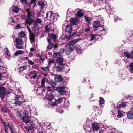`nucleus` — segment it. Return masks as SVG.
I'll return each mask as SVG.
<instances>
[{
    "mask_svg": "<svg viewBox=\"0 0 133 133\" xmlns=\"http://www.w3.org/2000/svg\"><path fill=\"white\" fill-rule=\"evenodd\" d=\"M129 69L131 73H133V62L130 64Z\"/></svg>",
    "mask_w": 133,
    "mask_h": 133,
    "instance_id": "nucleus-35",
    "label": "nucleus"
},
{
    "mask_svg": "<svg viewBox=\"0 0 133 133\" xmlns=\"http://www.w3.org/2000/svg\"><path fill=\"white\" fill-rule=\"evenodd\" d=\"M21 28V25L20 24H17L16 26V29H18Z\"/></svg>",
    "mask_w": 133,
    "mask_h": 133,
    "instance_id": "nucleus-61",
    "label": "nucleus"
},
{
    "mask_svg": "<svg viewBox=\"0 0 133 133\" xmlns=\"http://www.w3.org/2000/svg\"><path fill=\"white\" fill-rule=\"evenodd\" d=\"M34 34L35 35H37L38 36L39 35L38 31V30H36V31H35L34 33Z\"/></svg>",
    "mask_w": 133,
    "mask_h": 133,
    "instance_id": "nucleus-54",
    "label": "nucleus"
},
{
    "mask_svg": "<svg viewBox=\"0 0 133 133\" xmlns=\"http://www.w3.org/2000/svg\"><path fill=\"white\" fill-rule=\"evenodd\" d=\"M74 11L71 8H69L67 10L66 12V16L69 17L71 16L72 14L73 13Z\"/></svg>",
    "mask_w": 133,
    "mask_h": 133,
    "instance_id": "nucleus-25",
    "label": "nucleus"
},
{
    "mask_svg": "<svg viewBox=\"0 0 133 133\" xmlns=\"http://www.w3.org/2000/svg\"><path fill=\"white\" fill-rule=\"evenodd\" d=\"M63 65L62 64H58V63L54 64V68L56 69V71H62Z\"/></svg>",
    "mask_w": 133,
    "mask_h": 133,
    "instance_id": "nucleus-14",
    "label": "nucleus"
},
{
    "mask_svg": "<svg viewBox=\"0 0 133 133\" xmlns=\"http://www.w3.org/2000/svg\"><path fill=\"white\" fill-rule=\"evenodd\" d=\"M84 130L86 131L90 132L91 129L89 125H84Z\"/></svg>",
    "mask_w": 133,
    "mask_h": 133,
    "instance_id": "nucleus-36",
    "label": "nucleus"
},
{
    "mask_svg": "<svg viewBox=\"0 0 133 133\" xmlns=\"http://www.w3.org/2000/svg\"><path fill=\"white\" fill-rule=\"evenodd\" d=\"M19 9L17 6H14L13 8V11L16 13H17L19 12Z\"/></svg>",
    "mask_w": 133,
    "mask_h": 133,
    "instance_id": "nucleus-40",
    "label": "nucleus"
},
{
    "mask_svg": "<svg viewBox=\"0 0 133 133\" xmlns=\"http://www.w3.org/2000/svg\"><path fill=\"white\" fill-rule=\"evenodd\" d=\"M22 41V39L21 38H18L15 39V41L16 42V46L17 48L22 49L23 48Z\"/></svg>",
    "mask_w": 133,
    "mask_h": 133,
    "instance_id": "nucleus-8",
    "label": "nucleus"
},
{
    "mask_svg": "<svg viewBox=\"0 0 133 133\" xmlns=\"http://www.w3.org/2000/svg\"><path fill=\"white\" fill-rule=\"evenodd\" d=\"M54 46V44L53 43L50 44L49 45L47 46V48L49 50H50Z\"/></svg>",
    "mask_w": 133,
    "mask_h": 133,
    "instance_id": "nucleus-42",
    "label": "nucleus"
},
{
    "mask_svg": "<svg viewBox=\"0 0 133 133\" xmlns=\"http://www.w3.org/2000/svg\"><path fill=\"white\" fill-rule=\"evenodd\" d=\"M6 57L8 59H9L10 58V55L8 54H6Z\"/></svg>",
    "mask_w": 133,
    "mask_h": 133,
    "instance_id": "nucleus-60",
    "label": "nucleus"
},
{
    "mask_svg": "<svg viewBox=\"0 0 133 133\" xmlns=\"http://www.w3.org/2000/svg\"><path fill=\"white\" fill-rule=\"evenodd\" d=\"M45 82V78H43L41 80V84L42 86H44V83Z\"/></svg>",
    "mask_w": 133,
    "mask_h": 133,
    "instance_id": "nucleus-45",
    "label": "nucleus"
},
{
    "mask_svg": "<svg viewBox=\"0 0 133 133\" xmlns=\"http://www.w3.org/2000/svg\"><path fill=\"white\" fill-rule=\"evenodd\" d=\"M42 69L44 71H46L48 70L49 68L47 66L46 67H42Z\"/></svg>",
    "mask_w": 133,
    "mask_h": 133,
    "instance_id": "nucleus-53",
    "label": "nucleus"
},
{
    "mask_svg": "<svg viewBox=\"0 0 133 133\" xmlns=\"http://www.w3.org/2000/svg\"><path fill=\"white\" fill-rule=\"evenodd\" d=\"M127 102H126L122 103L121 104L119 105L118 107H117V109H118L121 107H125L127 105Z\"/></svg>",
    "mask_w": 133,
    "mask_h": 133,
    "instance_id": "nucleus-31",
    "label": "nucleus"
},
{
    "mask_svg": "<svg viewBox=\"0 0 133 133\" xmlns=\"http://www.w3.org/2000/svg\"><path fill=\"white\" fill-rule=\"evenodd\" d=\"M48 15H50L51 19H52L54 21H56L58 18V16L57 14L53 13L51 11H49L46 13V17H47Z\"/></svg>",
    "mask_w": 133,
    "mask_h": 133,
    "instance_id": "nucleus-7",
    "label": "nucleus"
},
{
    "mask_svg": "<svg viewBox=\"0 0 133 133\" xmlns=\"http://www.w3.org/2000/svg\"><path fill=\"white\" fill-rule=\"evenodd\" d=\"M61 54L59 52H57L55 53L54 54L53 56L54 58H56L60 57Z\"/></svg>",
    "mask_w": 133,
    "mask_h": 133,
    "instance_id": "nucleus-38",
    "label": "nucleus"
},
{
    "mask_svg": "<svg viewBox=\"0 0 133 133\" xmlns=\"http://www.w3.org/2000/svg\"><path fill=\"white\" fill-rule=\"evenodd\" d=\"M100 128V125L99 123L96 122L92 124V128L94 131H97Z\"/></svg>",
    "mask_w": 133,
    "mask_h": 133,
    "instance_id": "nucleus-15",
    "label": "nucleus"
},
{
    "mask_svg": "<svg viewBox=\"0 0 133 133\" xmlns=\"http://www.w3.org/2000/svg\"><path fill=\"white\" fill-rule=\"evenodd\" d=\"M21 2L23 4H26L27 3L26 0H21Z\"/></svg>",
    "mask_w": 133,
    "mask_h": 133,
    "instance_id": "nucleus-55",
    "label": "nucleus"
},
{
    "mask_svg": "<svg viewBox=\"0 0 133 133\" xmlns=\"http://www.w3.org/2000/svg\"><path fill=\"white\" fill-rule=\"evenodd\" d=\"M69 42L66 45L65 53L68 55H69L76 48V44H73Z\"/></svg>",
    "mask_w": 133,
    "mask_h": 133,
    "instance_id": "nucleus-4",
    "label": "nucleus"
},
{
    "mask_svg": "<svg viewBox=\"0 0 133 133\" xmlns=\"http://www.w3.org/2000/svg\"><path fill=\"white\" fill-rule=\"evenodd\" d=\"M65 101V103H67V104L66 105V106L68 107L69 105V103L68 101H66L65 100V99L64 98H60L57 100H56L55 101V103H52L51 104L52 105H55L56 104H58L63 102V101Z\"/></svg>",
    "mask_w": 133,
    "mask_h": 133,
    "instance_id": "nucleus-10",
    "label": "nucleus"
},
{
    "mask_svg": "<svg viewBox=\"0 0 133 133\" xmlns=\"http://www.w3.org/2000/svg\"><path fill=\"white\" fill-rule=\"evenodd\" d=\"M49 36L51 39H53L54 41L56 38V35L52 33L50 34L49 35Z\"/></svg>",
    "mask_w": 133,
    "mask_h": 133,
    "instance_id": "nucleus-39",
    "label": "nucleus"
},
{
    "mask_svg": "<svg viewBox=\"0 0 133 133\" xmlns=\"http://www.w3.org/2000/svg\"><path fill=\"white\" fill-rule=\"evenodd\" d=\"M29 63L31 65H33L34 64V63L31 60H30L28 61Z\"/></svg>",
    "mask_w": 133,
    "mask_h": 133,
    "instance_id": "nucleus-56",
    "label": "nucleus"
},
{
    "mask_svg": "<svg viewBox=\"0 0 133 133\" xmlns=\"http://www.w3.org/2000/svg\"><path fill=\"white\" fill-rule=\"evenodd\" d=\"M75 11L77 12L76 14V16L77 17H81L83 16L84 13L82 11V10L79 9H76L75 10Z\"/></svg>",
    "mask_w": 133,
    "mask_h": 133,
    "instance_id": "nucleus-18",
    "label": "nucleus"
},
{
    "mask_svg": "<svg viewBox=\"0 0 133 133\" xmlns=\"http://www.w3.org/2000/svg\"><path fill=\"white\" fill-rule=\"evenodd\" d=\"M26 127V129L27 130H31V128L30 126H29V127L27 126V127Z\"/></svg>",
    "mask_w": 133,
    "mask_h": 133,
    "instance_id": "nucleus-59",
    "label": "nucleus"
},
{
    "mask_svg": "<svg viewBox=\"0 0 133 133\" xmlns=\"http://www.w3.org/2000/svg\"><path fill=\"white\" fill-rule=\"evenodd\" d=\"M48 63L49 65H51L52 63L55 64L54 59H51L49 60Z\"/></svg>",
    "mask_w": 133,
    "mask_h": 133,
    "instance_id": "nucleus-44",
    "label": "nucleus"
},
{
    "mask_svg": "<svg viewBox=\"0 0 133 133\" xmlns=\"http://www.w3.org/2000/svg\"><path fill=\"white\" fill-rule=\"evenodd\" d=\"M27 28L28 30L29 33V38L31 42H35V40L34 38L35 36L33 33L31 32L29 27L28 25H27Z\"/></svg>",
    "mask_w": 133,
    "mask_h": 133,
    "instance_id": "nucleus-12",
    "label": "nucleus"
},
{
    "mask_svg": "<svg viewBox=\"0 0 133 133\" xmlns=\"http://www.w3.org/2000/svg\"><path fill=\"white\" fill-rule=\"evenodd\" d=\"M57 111H58L59 113H62L63 112V111L60 109H58L56 110Z\"/></svg>",
    "mask_w": 133,
    "mask_h": 133,
    "instance_id": "nucleus-57",
    "label": "nucleus"
},
{
    "mask_svg": "<svg viewBox=\"0 0 133 133\" xmlns=\"http://www.w3.org/2000/svg\"><path fill=\"white\" fill-rule=\"evenodd\" d=\"M28 112L26 111H24L23 112V115L22 117V116L21 113L19 111H18L16 112V115L22 118L23 121L28 125L31 126H34L33 122L31 120H30L28 116Z\"/></svg>",
    "mask_w": 133,
    "mask_h": 133,
    "instance_id": "nucleus-1",
    "label": "nucleus"
},
{
    "mask_svg": "<svg viewBox=\"0 0 133 133\" xmlns=\"http://www.w3.org/2000/svg\"><path fill=\"white\" fill-rule=\"evenodd\" d=\"M124 55V56L128 58H133V51H131V53L129 52L128 51L125 52Z\"/></svg>",
    "mask_w": 133,
    "mask_h": 133,
    "instance_id": "nucleus-17",
    "label": "nucleus"
},
{
    "mask_svg": "<svg viewBox=\"0 0 133 133\" xmlns=\"http://www.w3.org/2000/svg\"><path fill=\"white\" fill-rule=\"evenodd\" d=\"M64 59L62 57L59 58L56 60V61L57 62V63H58L59 64H62V63Z\"/></svg>",
    "mask_w": 133,
    "mask_h": 133,
    "instance_id": "nucleus-29",
    "label": "nucleus"
},
{
    "mask_svg": "<svg viewBox=\"0 0 133 133\" xmlns=\"http://www.w3.org/2000/svg\"><path fill=\"white\" fill-rule=\"evenodd\" d=\"M127 74H128L127 72L123 73V74L122 72H120L119 73L118 75L121 78L123 79H125L126 77H127Z\"/></svg>",
    "mask_w": 133,
    "mask_h": 133,
    "instance_id": "nucleus-23",
    "label": "nucleus"
},
{
    "mask_svg": "<svg viewBox=\"0 0 133 133\" xmlns=\"http://www.w3.org/2000/svg\"><path fill=\"white\" fill-rule=\"evenodd\" d=\"M107 130H108V129L110 130V131L111 133H113L115 131L116 129L115 128H111V127L110 126H107Z\"/></svg>",
    "mask_w": 133,
    "mask_h": 133,
    "instance_id": "nucleus-30",
    "label": "nucleus"
},
{
    "mask_svg": "<svg viewBox=\"0 0 133 133\" xmlns=\"http://www.w3.org/2000/svg\"><path fill=\"white\" fill-rule=\"evenodd\" d=\"M23 51H22L18 50L16 51L14 54V55L15 56H17L22 54L23 53Z\"/></svg>",
    "mask_w": 133,
    "mask_h": 133,
    "instance_id": "nucleus-28",
    "label": "nucleus"
},
{
    "mask_svg": "<svg viewBox=\"0 0 133 133\" xmlns=\"http://www.w3.org/2000/svg\"><path fill=\"white\" fill-rule=\"evenodd\" d=\"M25 36V34L24 32L22 31L19 35L18 36L20 37H23Z\"/></svg>",
    "mask_w": 133,
    "mask_h": 133,
    "instance_id": "nucleus-47",
    "label": "nucleus"
},
{
    "mask_svg": "<svg viewBox=\"0 0 133 133\" xmlns=\"http://www.w3.org/2000/svg\"><path fill=\"white\" fill-rule=\"evenodd\" d=\"M106 9H107L108 13L110 15L113 14V11L111 8L110 5L107 6L106 7Z\"/></svg>",
    "mask_w": 133,
    "mask_h": 133,
    "instance_id": "nucleus-24",
    "label": "nucleus"
},
{
    "mask_svg": "<svg viewBox=\"0 0 133 133\" xmlns=\"http://www.w3.org/2000/svg\"><path fill=\"white\" fill-rule=\"evenodd\" d=\"M99 28L100 29H102L101 32V35H105L106 34V32L103 27L102 26L100 27Z\"/></svg>",
    "mask_w": 133,
    "mask_h": 133,
    "instance_id": "nucleus-37",
    "label": "nucleus"
},
{
    "mask_svg": "<svg viewBox=\"0 0 133 133\" xmlns=\"http://www.w3.org/2000/svg\"><path fill=\"white\" fill-rule=\"evenodd\" d=\"M57 91L59 94L61 95H63L65 94L67 91L63 86H60L57 87L56 89Z\"/></svg>",
    "mask_w": 133,
    "mask_h": 133,
    "instance_id": "nucleus-9",
    "label": "nucleus"
},
{
    "mask_svg": "<svg viewBox=\"0 0 133 133\" xmlns=\"http://www.w3.org/2000/svg\"><path fill=\"white\" fill-rule=\"evenodd\" d=\"M4 51L6 54H8L9 52L8 49L7 47H5L4 49Z\"/></svg>",
    "mask_w": 133,
    "mask_h": 133,
    "instance_id": "nucleus-51",
    "label": "nucleus"
},
{
    "mask_svg": "<svg viewBox=\"0 0 133 133\" xmlns=\"http://www.w3.org/2000/svg\"><path fill=\"white\" fill-rule=\"evenodd\" d=\"M43 24V22L42 21L41 19L38 18L36 19L34 23V25L35 26L37 27L38 28H39V25H42Z\"/></svg>",
    "mask_w": 133,
    "mask_h": 133,
    "instance_id": "nucleus-13",
    "label": "nucleus"
},
{
    "mask_svg": "<svg viewBox=\"0 0 133 133\" xmlns=\"http://www.w3.org/2000/svg\"><path fill=\"white\" fill-rule=\"evenodd\" d=\"M104 23L103 21V19H102V21L100 22L99 21H95L93 23V27L94 28H97L100 26L101 24H103Z\"/></svg>",
    "mask_w": 133,
    "mask_h": 133,
    "instance_id": "nucleus-16",
    "label": "nucleus"
},
{
    "mask_svg": "<svg viewBox=\"0 0 133 133\" xmlns=\"http://www.w3.org/2000/svg\"><path fill=\"white\" fill-rule=\"evenodd\" d=\"M127 115L128 118L130 119L133 118V111L130 110L127 113Z\"/></svg>",
    "mask_w": 133,
    "mask_h": 133,
    "instance_id": "nucleus-21",
    "label": "nucleus"
},
{
    "mask_svg": "<svg viewBox=\"0 0 133 133\" xmlns=\"http://www.w3.org/2000/svg\"><path fill=\"white\" fill-rule=\"evenodd\" d=\"M99 105H102L104 104L105 102V100L104 99L101 97H99Z\"/></svg>",
    "mask_w": 133,
    "mask_h": 133,
    "instance_id": "nucleus-32",
    "label": "nucleus"
},
{
    "mask_svg": "<svg viewBox=\"0 0 133 133\" xmlns=\"http://www.w3.org/2000/svg\"><path fill=\"white\" fill-rule=\"evenodd\" d=\"M85 20L87 22H89L91 19L90 18V17H87L86 16H84Z\"/></svg>",
    "mask_w": 133,
    "mask_h": 133,
    "instance_id": "nucleus-49",
    "label": "nucleus"
},
{
    "mask_svg": "<svg viewBox=\"0 0 133 133\" xmlns=\"http://www.w3.org/2000/svg\"><path fill=\"white\" fill-rule=\"evenodd\" d=\"M123 112L120 110L118 111V114L117 116L118 118H121L123 116Z\"/></svg>",
    "mask_w": 133,
    "mask_h": 133,
    "instance_id": "nucleus-33",
    "label": "nucleus"
},
{
    "mask_svg": "<svg viewBox=\"0 0 133 133\" xmlns=\"http://www.w3.org/2000/svg\"><path fill=\"white\" fill-rule=\"evenodd\" d=\"M42 89L41 88H39L38 89H36L35 88L34 90L35 91H36L39 94H40L41 93V90Z\"/></svg>",
    "mask_w": 133,
    "mask_h": 133,
    "instance_id": "nucleus-46",
    "label": "nucleus"
},
{
    "mask_svg": "<svg viewBox=\"0 0 133 133\" xmlns=\"http://www.w3.org/2000/svg\"><path fill=\"white\" fill-rule=\"evenodd\" d=\"M29 75H30V82L31 84H33L35 81L37 80L39 78V73L36 71L34 70L30 72Z\"/></svg>",
    "mask_w": 133,
    "mask_h": 133,
    "instance_id": "nucleus-2",
    "label": "nucleus"
},
{
    "mask_svg": "<svg viewBox=\"0 0 133 133\" xmlns=\"http://www.w3.org/2000/svg\"><path fill=\"white\" fill-rule=\"evenodd\" d=\"M26 68V67L25 66L21 67L18 69V71L20 72H22Z\"/></svg>",
    "mask_w": 133,
    "mask_h": 133,
    "instance_id": "nucleus-41",
    "label": "nucleus"
},
{
    "mask_svg": "<svg viewBox=\"0 0 133 133\" xmlns=\"http://www.w3.org/2000/svg\"><path fill=\"white\" fill-rule=\"evenodd\" d=\"M16 97L15 98V104L16 105L20 106V105L22 103L24 102L22 100H21L22 98L21 97L19 96L18 95H16Z\"/></svg>",
    "mask_w": 133,
    "mask_h": 133,
    "instance_id": "nucleus-11",
    "label": "nucleus"
},
{
    "mask_svg": "<svg viewBox=\"0 0 133 133\" xmlns=\"http://www.w3.org/2000/svg\"><path fill=\"white\" fill-rule=\"evenodd\" d=\"M48 25H46V26H45V31L46 32L48 31L49 30V29L48 28Z\"/></svg>",
    "mask_w": 133,
    "mask_h": 133,
    "instance_id": "nucleus-62",
    "label": "nucleus"
},
{
    "mask_svg": "<svg viewBox=\"0 0 133 133\" xmlns=\"http://www.w3.org/2000/svg\"><path fill=\"white\" fill-rule=\"evenodd\" d=\"M70 21V23L73 25L77 24L79 22V20L77 17L71 18Z\"/></svg>",
    "mask_w": 133,
    "mask_h": 133,
    "instance_id": "nucleus-19",
    "label": "nucleus"
},
{
    "mask_svg": "<svg viewBox=\"0 0 133 133\" xmlns=\"http://www.w3.org/2000/svg\"><path fill=\"white\" fill-rule=\"evenodd\" d=\"M38 5L41 7L42 9L44 7L45 4L44 2L42 1H40L38 2Z\"/></svg>",
    "mask_w": 133,
    "mask_h": 133,
    "instance_id": "nucleus-34",
    "label": "nucleus"
},
{
    "mask_svg": "<svg viewBox=\"0 0 133 133\" xmlns=\"http://www.w3.org/2000/svg\"><path fill=\"white\" fill-rule=\"evenodd\" d=\"M63 80V79L61 76H58L55 77L54 81L56 82H61Z\"/></svg>",
    "mask_w": 133,
    "mask_h": 133,
    "instance_id": "nucleus-26",
    "label": "nucleus"
},
{
    "mask_svg": "<svg viewBox=\"0 0 133 133\" xmlns=\"http://www.w3.org/2000/svg\"><path fill=\"white\" fill-rule=\"evenodd\" d=\"M2 111L3 112L6 113L7 112V110L6 108L3 107L2 108Z\"/></svg>",
    "mask_w": 133,
    "mask_h": 133,
    "instance_id": "nucleus-48",
    "label": "nucleus"
},
{
    "mask_svg": "<svg viewBox=\"0 0 133 133\" xmlns=\"http://www.w3.org/2000/svg\"><path fill=\"white\" fill-rule=\"evenodd\" d=\"M65 31L69 33H71L72 31V28L71 25L68 24L66 25L65 28Z\"/></svg>",
    "mask_w": 133,
    "mask_h": 133,
    "instance_id": "nucleus-22",
    "label": "nucleus"
},
{
    "mask_svg": "<svg viewBox=\"0 0 133 133\" xmlns=\"http://www.w3.org/2000/svg\"><path fill=\"white\" fill-rule=\"evenodd\" d=\"M76 50L77 52L79 54H81L82 52V50L76 48Z\"/></svg>",
    "mask_w": 133,
    "mask_h": 133,
    "instance_id": "nucleus-50",
    "label": "nucleus"
},
{
    "mask_svg": "<svg viewBox=\"0 0 133 133\" xmlns=\"http://www.w3.org/2000/svg\"><path fill=\"white\" fill-rule=\"evenodd\" d=\"M46 98L48 101H51L54 98V97L51 93H49L46 96Z\"/></svg>",
    "mask_w": 133,
    "mask_h": 133,
    "instance_id": "nucleus-27",
    "label": "nucleus"
},
{
    "mask_svg": "<svg viewBox=\"0 0 133 133\" xmlns=\"http://www.w3.org/2000/svg\"><path fill=\"white\" fill-rule=\"evenodd\" d=\"M26 11L28 15L27 18L26 20V21L28 24L30 25L32 24L33 19L34 18V13L32 11H30L29 9H27Z\"/></svg>",
    "mask_w": 133,
    "mask_h": 133,
    "instance_id": "nucleus-3",
    "label": "nucleus"
},
{
    "mask_svg": "<svg viewBox=\"0 0 133 133\" xmlns=\"http://www.w3.org/2000/svg\"><path fill=\"white\" fill-rule=\"evenodd\" d=\"M65 50L64 49H61L60 50V52L61 54H62L64 53Z\"/></svg>",
    "mask_w": 133,
    "mask_h": 133,
    "instance_id": "nucleus-58",
    "label": "nucleus"
},
{
    "mask_svg": "<svg viewBox=\"0 0 133 133\" xmlns=\"http://www.w3.org/2000/svg\"><path fill=\"white\" fill-rule=\"evenodd\" d=\"M90 30V27L86 28H85L84 31L86 32H89Z\"/></svg>",
    "mask_w": 133,
    "mask_h": 133,
    "instance_id": "nucleus-52",
    "label": "nucleus"
},
{
    "mask_svg": "<svg viewBox=\"0 0 133 133\" xmlns=\"http://www.w3.org/2000/svg\"><path fill=\"white\" fill-rule=\"evenodd\" d=\"M96 35H92L89 36L87 37V39L88 40V43L89 45L94 43L95 42V40L97 38H98Z\"/></svg>",
    "mask_w": 133,
    "mask_h": 133,
    "instance_id": "nucleus-5",
    "label": "nucleus"
},
{
    "mask_svg": "<svg viewBox=\"0 0 133 133\" xmlns=\"http://www.w3.org/2000/svg\"><path fill=\"white\" fill-rule=\"evenodd\" d=\"M21 18L23 19H25L26 17L24 15H22L21 16Z\"/></svg>",
    "mask_w": 133,
    "mask_h": 133,
    "instance_id": "nucleus-64",
    "label": "nucleus"
},
{
    "mask_svg": "<svg viewBox=\"0 0 133 133\" xmlns=\"http://www.w3.org/2000/svg\"><path fill=\"white\" fill-rule=\"evenodd\" d=\"M79 39L78 38H77L76 39L74 40L71 41V42H70V43H71V44H75L77 43V42L79 40Z\"/></svg>",
    "mask_w": 133,
    "mask_h": 133,
    "instance_id": "nucleus-43",
    "label": "nucleus"
},
{
    "mask_svg": "<svg viewBox=\"0 0 133 133\" xmlns=\"http://www.w3.org/2000/svg\"><path fill=\"white\" fill-rule=\"evenodd\" d=\"M54 46L55 49L57 48L58 46V44H54Z\"/></svg>",
    "mask_w": 133,
    "mask_h": 133,
    "instance_id": "nucleus-63",
    "label": "nucleus"
},
{
    "mask_svg": "<svg viewBox=\"0 0 133 133\" xmlns=\"http://www.w3.org/2000/svg\"><path fill=\"white\" fill-rule=\"evenodd\" d=\"M36 5V0H31L30 3H29V5L30 8L32 10Z\"/></svg>",
    "mask_w": 133,
    "mask_h": 133,
    "instance_id": "nucleus-20",
    "label": "nucleus"
},
{
    "mask_svg": "<svg viewBox=\"0 0 133 133\" xmlns=\"http://www.w3.org/2000/svg\"><path fill=\"white\" fill-rule=\"evenodd\" d=\"M9 93L4 87H0V97L2 100H3L5 96Z\"/></svg>",
    "mask_w": 133,
    "mask_h": 133,
    "instance_id": "nucleus-6",
    "label": "nucleus"
}]
</instances>
